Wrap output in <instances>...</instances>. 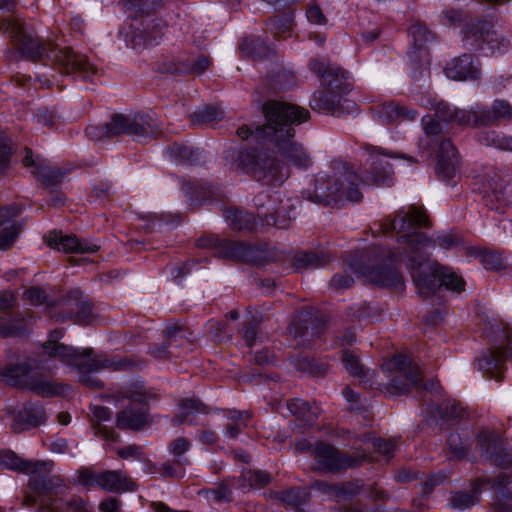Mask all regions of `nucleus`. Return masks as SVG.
I'll use <instances>...</instances> for the list:
<instances>
[{
  "label": "nucleus",
  "mask_w": 512,
  "mask_h": 512,
  "mask_svg": "<svg viewBox=\"0 0 512 512\" xmlns=\"http://www.w3.org/2000/svg\"><path fill=\"white\" fill-rule=\"evenodd\" d=\"M265 123L262 126L242 125L237 136L242 140L268 143L272 149L298 168L312 165L310 155L295 140L294 125L306 122L310 113L307 109L290 103L269 100L262 106Z\"/></svg>",
  "instance_id": "obj_1"
},
{
  "label": "nucleus",
  "mask_w": 512,
  "mask_h": 512,
  "mask_svg": "<svg viewBox=\"0 0 512 512\" xmlns=\"http://www.w3.org/2000/svg\"><path fill=\"white\" fill-rule=\"evenodd\" d=\"M436 245L444 250H450L458 245V239L451 232L440 233L434 240L421 232H413L398 239L397 253L379 246L371 247L365 257L367 263L353 269L377 286L401 289L403 276L394 265L402 258L407 260V264H410L412 257H415L417 263L431 261L427 258L425 251Z\"/></svg>",
  "instance_id": "obj_2"
},
{
  "label": "nucleus",
  "mask_w": 512,
  "mask_h": 512,
  "mask_svg": "<svg viewBox=\"0 0 512 512\" xmlns=\"http://www.w3.org/2000/svg\"><path fill=\"white\" fill-rule=\"evenodd\" d=\"M367 151V162L372 168L371 176L361 177L350 168L343 166L335 169L333 174H319L315 178L313 190L303 191V197L318 204L341 207L346 202L362 201V185L390 186L392 170L387 161V155L378 147L368 148Z\"/></svg>",
  "instance_id": "obj_3"
},
{
  "label": "nucleus",
  "mask_w": 512,
  "mask_h": 512,
  "mask_svg": "<svg viewBox=\"0 0 512 512\" xmlns=\"http://www.w3.org/2000/svg\"><path fill=\"white\" fill-rule=\"evenodd\" d=\"M0 32L7 33L22 54L33 61L49 59L63 73H78L85 79H88L97 71L85 55L76 54L67 47L56 49L50 43H41L37 38L28 34L23 24L17 19H0Z\"/></svg>",
  "instance_id": "obj_4"
},
{
  "label": "nucleus",
  "mask_w": 512,
  "mask_h": 512,
  "mask_svg": "<svg viewBox=\"0 0 512 512\" xmlns=\"http://www.w3.org/2000/svg\"><path fill=\"white\" fill-rule=\"evenodd\" d=\"M309 69L315 73L324 86L322 91L315 92L309 102L310 107L322 114H340L353 109L355 103L343 98L351 89L348 72L338 66L328 65L319 59L309 61Z\"/></svg>",
  "instance_id": "obj_5"
},
{
  "label": "nucleus",
  "mask_w": 512,
  "mask_h": 512,
  "mask_svg": "<svg viewBox=\"0 0 512 512\" xmlns=\"http://www.w3.org/2000/svg\"><path fill=\"white\" fill-rule=\"evenodd\" d=\"M62 335L61 331L51 333V339L42 345V356L58 359L63 364L76 367L82 384L91 389L101 388V381L96 376L91 375V373L103 368H110L113 366V363L103 356L92 358L93 351L90 348H74L55 340L61 338Z\"/></svg>",
  "instance_id": "obj_6"
},
{
  "label": "nucleus",
  "mask_w": 512,
  "mask_h": 512,
  "mask_svg": "<svg viewBox=\"0 0 512 512\" xmlns=\"http://www.w3.org/2000/svg\"><path fill=\"white\" fill-rule=\"evenodd\" d=\"M411 272L412 279L417 287L418 293L428 298L435 293L438 286L461 292L464 290V281L457 276L450 268L440 265L436 261L416 262L415 257L406 264Z\"/></svg>",
  "instance_id": "obj_7"
},
{
  "label": "nucleus",
  "mask_w": 512,
  "mask_h": 512,
  "mask_svg": "<svg viewBox=\"0 0 512 512\" xmlns=\"http://www.w3.org/2000/svg\"><path fill=\"white\" fill-rule=\"evenodd\" d=\"M237 161L246 173L266 185L279 186L290 176V169L284 162L256 149L241 150Z\"/></svg>",
  "instance_id": "obj_8"
},
{
  "label": "nucleus",
  "mask_w": 512,
  "mask_h": 512,
  "mask_svg": "<svg viewBox=\"0 0 512 512\" xmlns=\"http://www.w3.org/2000/svg\"><path fill=\"white\" fill-rule=\"evenodd\" d=\"M6 464L11 470L30 475L29 487L36 493L41 494L52 488V480L48 478L54 466L52 461L26 460L11 453Z\"/></svg>",
  "instance_id": "obj_9"
},
{
  "label": "nucleus",
  "mask_w": 512,
  "mask_h": 512,
  "mask_svg": "<svg viewBox=\"0 0 512 512\" xmlns=\"http://www.w3.org/2000/svg\"><path fill=\"white\" fill-rule=\"evenodd\" d=\"M107 138L130 135L148 137L155 134V124L150 116L139 114L133 118L115 114L106 124Z\"/></svg>",
  "instance_id": "obj_10"
},
{
  "label": "nucleus",
  "mask_w": 512,
  "mask_h": 512,
  "mask_svg": "<svg viewBox=\"0 0 512 512\" xmlns=\"http://www.w3.org/2000/svg\"><path fill=\"white\" fill-rule=\"evenodd\" d=\"M506 345H500L491 348L487 354L476 360V366L486 377L502 380L505 371V362L512 358V329L507 328Z\"/></svg>",
  "instance_id": "obj_11"
},
{
  "label": "nucleus",
  "mask_w": 512,
  "mask_h": 512,
  "mask_svg": "<svg viewBox=\"0 0 512 512\" xmlns=\"http://www.w3.org/2000/svg\"><path fill=\"white\" fill-rule=\"evenodd\" d=\"M388 369L395 374L390 385L396 394L408 393L411 387L418 386L422 381L420 368L405 355L395 356L388 363Z\"/></svg>",
  "instance_id": "obj_12"
},
{
  "label": "nucleus",
  "mask_w": 512,
  "mask_h": 512,
  "mask_svg": "<svg viewBox=\"0 0 512 512\" xmlns=\"http://www.w3.org/2000/svg\"><path fill=\"white\" fill-rule=\"evenodd\" d=\"M313 457L318 469L325 472H338L340 470L356 467L368 457L360 455L352 458L341 454L335 447L325 442H317L313 448Z\"/></svg>",
  "instance_id": "obj_13"
},
{
  "label": "nucleus",
  "mask_w": 512,
  "mask_h": 512,
  "mask_svg": "<svg viewBox=\"0 0 512 512\" xmlns=\"http://www.w3.org/2000/svg\"><path fill=\"white\" fill-rule=\"evenodd\" d=\"M429 219L422 207L414 205L407 209L401 208L397 211L394 219L386 218L379 224L378 234H386L390 231L404 232L409 228L429 227Z\"/></svg>",
  "instance_id": "obj_14"
},
{
  "label": "nucleus",
  "mask_w": 512,
  "mask_h": 512,
  "mask_svg": "<svg viewBox=\"0 0 512 512\" xmlns=\"http://www.w3.org/2000/svg\"><path fill=\"white\" fill-rule=\"evenodd\" d=\"M464 41L466 47L481 50L485 56L494 54L503 43L497 32L485 24L467 27Z\"/></svg>",
  "instance_id": "obj_15"
},
{
  "label": "nucleus",
  "mask_w": 512,
  "mask_h": 512,
  "mask_svg": "<svg viewBox=\"0 0 512 512\" xmlns=\"http://www.w3.org/2000/svg\"><path fill=\"white\" fill-rule=\"evenodd\" d=\"M466 121L472 122V126H490L499 121L512 119V106L506 100L497 99L491 107H477L472 113H464Z\"/></svg>",
  "instance_id": "obj_16"
},
{
  "label": "nucleus",
  "mask_w": 512,
  "mask_h": 512,
  "mask_svg": "<svg viewBox=\"0 0 512 512\" xmlns=\"http://www.w3.org/2000/svg\"><path fill=\"white\" fill-rule=\"evenodd\" d=\"M163 30L164 26L154 20L141 23L139 26L133 27L129 46L136 51L154 47L160 43L164 34Z\"/></svg>",
  "instance_id": "obj_17"
},
{
  "label": "nucleus",
  "mask_w": 512,
  "mask_h": 512,
  "mask_svg": "<svg viewBox=\"0 0 512 512\" xmlns=\"http://www.w3.org/2000/svg\"><path fill=\"white\" fill-rule=\"evenodd\" d=\"M49 247L65 253H95L100 246L94 243L80 241L74 235H63L53 231L44 237Z\"/></svg>",
  "instance_id": "obj_18"
},
{
  "label": "nucleus",
  "mask_w": 512,
  "mask_h": 512,
  "mask_svg": "<svg viewBox=\"0 0 512 512\" xmlns=\"http://www.w3.org/2000/svg\"><path fill=\"white\" fill-rule=\"evenodd\" d=\"M496 178L486 179L484 183V199L486 205L499 213H506L512 205L511 195L498 175Z\"/></svg>",
  "instance_id": "obj_19"
},
{
  "label": "nucleus",
  "mask_w": 512,
  "mask_h": 512,
  "mask_svg": "<svg viewBox=\"0 0 512 512\" xmlns=\"http://www.w3.org/2000/svg\"><path fill=\"white\" fill-rule=\"evenodd\" d=\"M481 453L496 466L509 467L512 465V453L502 447V442L495 433L479 435Z\"/></svg>",
  "instance_id": "obj_20"
},
{
  "label": "nucleus",
  "mask_w": 512,
  "mask_h": 512,
  "mask_svg": "<svg viewBox=\"0 0 512 512\" xmlns=\"http://www.w3.org/2000/svg\"><path fill=\"white\" fill-rule=\"evenodd\" d=\"M459 166V156L456 148L449 139L442 140L437 152L436 173L442 180H450L456 175Z\"/></svg>",
  "instance_id": "obj_21"
},
{
  "label": "nucleus",
  "mask_w": 512,
  "mask_h": 512,
  "mask_svg": "<svg viewBox=\"0 0 512 512\" xmlns=\"http://www.w3.org/2000/svg\"><path fill=\"white\" fill-rule=\"evenodd\" d=\"M200 247H218V254L233 261H246L250 255L249 246L229 240H220L217 237H203L198 240Z\"/></svg>",
  "instance_id": "obj_22"
},
{
  "label": "nucleus",
  "mask_w": 512,
  "mask_h": 512,
  "mask_svg": "<svg viewBox=\"0 0 512 512\" xmlns=\"http://www.w3.org/2000/svg\"><path fill=\"white\" fill-rule=\"evenodd\" d=\"M445 74L453 80H477L481 75L479 62L472 55L454 58L445 68Z\"/></svg>",
  "instance_id": "obj_23"
},
{
  "label": "nucleus",
  "mask_w": 512,
  "mask_h": 512,
  "mask_svg": "<svg viewBox=\"0 0 512 512\" xmlns=\"http://www.w3.org/2000/svg\"><path fill=\"white\" fill-rule=\"evenodd\" d=\"M25 153L23 165L27 168H31V174L41 183L46 186H51L61 182L64 173L60 169L52 167L39 159L35 160L32 151L28 148L25 149Z\"/></svg>",
  "instance_id": "obj_24"
},
{
  "label": "nucleus",
  "mask_w": 512,
  "mask_h": 512,
  "mask_svg": "<svg viewBox=\"0 0 512 512\" xmlns=\"http://www.w3.org/2000/svg\"><path fill=\"white\" fill-rule=\"evenodd\" d=\"M135 482L122 470H102L101 490L111 493L133 492Z\"/></svg>",
  "instance_id": "obj_25"
},
{
  "label": "nucleus",
  "mask_w": 512,
  "mask_h": 512,
  "mask_svg": "<svg viewBox=\"0 0 512 512\" xmlns=\"http://www.w3.org/2000/svg\"><path fill=\"white\" fill-rule=\"evenodd\" d=\"M46 415L41 406L25 407L14 415L12 428L15 432L28 430L44 423Z\"/></svg>",
  "instance_id": "obj_26"
},
{
  "label": "nucleus",
  "mask_w": 512,
  "mask_h": 512,
  "mask_svg": "<svg viewBox=\"0 0 512 512\" xmlns=\"http://www.w3.org/2000/svg\"><path fill=\"white\" fill-rule=\"evenodd\" d=\"M510 478L506 473H501L497 480L493 481L492 488L496 490V500L491 505L492 512H512V491L506 484Z\"/></svg>",
  "instance_id": "obj_27"
},
{
  "label": "nucleus",
  "mask_w": 512,
  "mask_h": 512,
  "mask_svg": "<svg viewBox=\"0 0 512 512\" xmlns=\"http://www.w3.org/2000/svg\"><path fill=\"white\" fill-rule=\"evenodd\" d=\"M26 387L41 397L60 396L70 390L68 385L35 376L29 377Z\"/></svg>",
  "instance_id": "obj_28"
},
{
  "label": "nucleus",
  "mask_w": 512,
  "mask_h": 512,
  "mask_svg": "<svg viewBox=\"0 0 512 512\" xmlns=\"http://www.w3.org/2000/svg\"><path fill=\"white\" fill-rule=\"evenodd\" d=\"M50 512H92L88 502L80 496L64 498L55 494L48 503Z\"/></svg>",
  "instance_id": "obj_29"
},
{
  "label": "nucleus",
  "mask_w": 512,
  "mask_h": 512,
  "mask_svg": "<svg viewBox=\"0 0 512 512\" xmlns=\"http://www.w3.org/2000/svg\"><path fill=\"white\" fill-rule=\"evenodd\" d=\"M17 216L12 215L9 211L0 218V251L9 250L21 231L20 226L15 221Z\"/></svg>",
  "instance_id": "obj_30"
},
{
  "label": "nucleus",
  "mask_w": 512,
  "mask_h": 512,
  "mask_svg": "<svg viewBox=\"0 0 512 512\" xmlns=\"http://www.w3.org/2000/svg\"><path fill=\"white\" fill-rule=\"evenodd\" d=\"M287 408L291 414L304 423L305 426H313L318 418L319 408L312 406L309 402L295 398L287 402Z\"/></svg>",
  "instance_id": "obj_31"
},
{
  "label": "nucleus",
  "mask_w": 512,
  "mask_h": 512,
  "mask_svg": "<svg viewBox=\"0 0 512 512\" xmlns=\"http://www.w3.org/2000/svg\"><path fill=\"white\" fill-rule=\"evenodd\" d=\"M148 423V415L144 409L134 410L127 407L118 413L116 425L120 429L138 430Z\"/></svg>",
  "instance_id": "obj_32"
},
{
  "label": "nucleus",
  "mask_w": 512,
  "mask_h": 512,
  "mask_svg": "<svg viewBox=\"0 0 512 512\" xmlns=\"http://www.w3.org/2000/svg\"><path fill=\"white\" fill-rule=\"evenodd\" d=\"M117 398H127L133 402L148 404L152 400H157L159 395L155 390L147 389L142 382L137 381L126 386Z\"/></svg>",
  "instance_id": "obj_33"
},
{
  "label": "nucleus",
  "mask_w": 512,
  "mask_h": 512,
  "mask_svg": "<svg viewBox=\"0 0 512 512\" xmlns=\"http://www.w3.org/2000/svg\"><path fill=\"white\" fill-rule=\"evenodd\" d=\"M329 257L324 253L317 252H299L292 259V267L295 271L315 269L325 265Z\"/></svg>",
  "instance_id": "obj_34"
},
{
  "label": "nucleus",
  "mask_w": 512,
  "mask_h": 512,
  "mask_svg": "<svg viewBox=\"0 0 512 512\" xmlns=\"http://www.w3.org/2000/svg\"><path fill=\"white\" fill-rule=\"evenodd\" d=\"M380 117L387 122L397 120H415L418 112L405 106H401L395 102H387L381 106L379 110Z\"/></svg>",
  "instance_id": "obj_35"
},
{
  "label": "nucleus",
  "mask_w": 512,
  "mask_h": 512,
  "mask_svg": "<svg viewBox=\"0 0 512 512\" xmlns=\"http://www.w3.org/2000/svg\"><path fill=\"white\" fill-rule=\"evenodd\" d=\"M179 414L172 419L173 425H180L187 421L189 416L200 413L208 414L209 408L198 398H185L179 404Z\"/></svg>",
  "instance_id": "obj_36"
},
{
  "label": "nucleus",
  "mask_w": 512,
  "mask_h": 512,
  "mask_svg": "<svg viewBox=\"0 0 512 512\" xmlns=\"http://www.w3.org/2000/svg\"><path fill=\"white\" fill-rule=\"evenodd\" d=\"M224 217L234 230H254L257 226L254 214L246 211L227 209L224 212Z\"/></svg>",
  "instance_id": "obj_37"
},
{
  "label": "nucleus",
  "mask_w": 512,
  "mask_h": 512,
  "mask_svg": "<svg viewBox=\"0 0 512 512\" xmlns=\"http://www.w3.org/2000/svg\"><path fill=\"white\" fill-rule=\"evenodd\" d=\"M489 482L488 480L478 479L474 482L471 492H456L451 496V505L453 508L465 510L471 508L479 499L481 493L480 487Z\"/></svg>",
  "instance_id": "obj_38"
},
{
  "label": "nucleus",
  "mask_w": 512,
  "mask_h": 512,
  "mask_svg": "<svg viewBox=\"0 0 512 512\" xmlns=\"http://www.w3.org/2000/svg\"><path fill=\"white\" fill-rule=\"evenodd\" d=\"M225 416L228 419L225 435L229 438H236L245 428L251 418L249 411L226 410Z\"/></svg>",
  "instance_id": "obj_39"
},
{
  "label": "nucleus",
  "mask_w": 512,
  "mask_h": 512,
  "mask_svg": "<svg viewBox=\"0 0 512 512\" xmlns=\"http://www.w3.org/2000/svg\"><path fill=\"white\" fill-rule=\"evenodd\" d=\"M93 417L98 421L93 424V429L97 435L102 436L105 440L115 442L118 440V435L109 427L102 425L101 421H108L111 418V411L103 406H93Z\"/></svg>",
  "instance_id": "obj_40"
},
{
  "label": "nucleus",
  "mask_w": 512,
  "mask_h": 512,
  "mask_svg": "<svg viewBox=\"0 0 512 512\" xmlns=\"http://www.w3.org/2000/svg\"><path fill=\"white\" fill-rule=\"evenodd\" d=\"M464 113H472V110H457L445 102H439L435 106V114L439 120L444 122H456L460 125L472 126V122L466 121V117H463Z\"/></svg>",
  "instance_id": "obj_41"
},
{
  "label": "nucleus",
  "mask_w": 512,
  "mask_h": 512,
  "mask_svg": "<svg viewBox=\"0 0 512 512\" xmlns=\"http://www.w3.org/2000/svg\"><path fill=\"white\" fill-rule=\"evenodd\" d=\"M1 377L11 386H25L29 380L26 364H10L1 371Z\"/></svg>",
  "instance_id": "obj_42"
},
{
  "label": "nucleus",
  "mask_w": 512,
  "mask_h": 512,
  "mask_svg": "<svg viewBox=\"0 0 512 512\" xmlns=\"http://www.w3.org/2000/svg\"><path fill=\"white\" fill-rule=\"evenodd\" d=\"M167 152L172 160L179 163L197 164L201 159L198 150L183 144L174 143L168 147Z\"/></svg>",
  "instance_id": "obj_43"
},
{
  "label": "nucleus",
  "mask_w": 512,
  "mask_h": 512,
  "mask_svg": "<svg viewBox=\"0 0 512 512\" xmlns=\"http://www.w3.org/2000/svg\"><path fill=\"white\" fill-rule=\"evenodd\" d=\"M240 51L247 57L261 59L269 56L271 49L259 38H248L241 42Z\"/></svg>",
  "instance_id": "obj_44"
},
{
  "label": "nucleus",
  "mask_w": 512,
  "mask_h": 512,
  "mask_svg": "<svg viewBox=\"0 0 512 512\" xmlns=\"http://www.w3.org/2000/svg\"><path fill=\"white\" fill-rule=\"evenodd\" d=\"M102 470L82 467L77 471V483L87 490L101 489Z\"/></svg>",
  "instance_id": "obj_45"
},
{
  "label": "nucleus",
  "mask_w": 512,
  "mask_h": 512,
  "mask_svg": "<svg viewBox=\"0 0 512 512\" xmlns=\"http://www.w3.org/2000/svg\"><path fill=\"white\" fill-rule=\"evenodd\" d=\"M479 141L486 146L512 151V137L501 135L496 131H488L481 134Z\"/></svg>",
  "instance_id": "obj_46"
},
{
  "label": "nucleus",
  "mask_w": 512,
  "mask_h": 512,
  "mask_svg": "<svg viewBox=\"0 0 512 512\" xmlns=\"http://www.w3.org/2000/svg\"><path fill=\"white\" fill-rule=\"evenodd\" d=\"M409 36L412 38L413 48L415 51L422 50L425 45L433 40V34L422 23H414L409 28Z\"/></svg>",
  "instance_id": "obj_47"
},
{
  "label": "nucleus",
  "mask_w": 512,
  "mask_h": 512,
  "mask_svg": "<svg viewBox=\"0 0 512 512\" xmlns=\"http://www.w3.org/2000/svg\"><path fill=\"white\" fill-rule=\"evenodd\" d=\"M325 492L334 496L339 501L349 500L360 492V486L352 482L327 485L325 487Z\"/></svg>",
  "instance_id": "obj_48"
},
{
  "label": "nucleus",
  "mask_w": 512,
  "mask_h": 512,
  "mask_svg": "<svg viewBox=\"0 0 512 512\" xmlns=\"http://www.w3.org/2000/svg\"><path fill=\"white\" fill-rule=\"evenodd\" d=\"M70 297L75 298V308H71L77 320L81 323L89 320L92 313V304L89 300L84 299L79 290L71 291Z\"/></svg>",
  "instance_id": "obj_49"
},
{
  "label": "nucleus",
  "mask_w": 512,
  "mask_h": 512,
  "mask_svg": "<svg viewBox=\"0 0 512 512\" xmlns=\"http://www.w3.org/2000/svg\"><path fill=\"white\" fill-rule=\"evenodd\" d=\"M342 362L351 376L358 378L366 376L364 366L360 363L358 356L354 355L352 352L344 350L342 353Z\"/></svg>",
  "instance_id": "obj_50"
},
{
  "label": "nucleus",
  "mask_w": 512,
  "mask_h": 512,
  "mask_svg": "<svg viewBox=\"0 0 512 512\" xmlns=\"http://www.w3.org/2000/svg\"><path fill=\"white\" fill-rule=\"evenodd\" d=\"M272 32L278 38H286L293 28V16L285 13L272 20Z\"/></svg>",
  "instance_id": "obj_51"
},
{
  "label": "nucleus",
  "mask_w": 512,
  "mask_h": 512,
  "mask_svg": "<svg viewBox=\"0 0 512 512\" xmlns=\"http://www.w3.org/2000/svg\"><path fill=\"white\" fill-rule=\"evenodd\" d=\"M365 444H367L368 446L371 445L375 451L381 453L387 459H389L392 456L396 447L395 440L377 439L371 436L365 437Z\"/></svg>",
  "instance_id": "obj_52"
},
{
  "label": "nucleus",
  "mask_w": 512,
  "mask_h": 512,
  "mask_svg": "<svg viewBox=\"0 0 512 512\" xmlns=\"http://www.w3.org/2000/svg\"><path fill=\"white\" fill-rule=\"evenodd\" d=\"M481 263L486 269L499 271L506 267V260L498 251H486L481 255Z\"/></svg>",
  "instance_id": "obj_53"
},
{
  "label": "nucleus",
  "mask_w": 512,
  "mask_h": 512,
  "mask_svg": "<svg viewBox=\"0 0 512 512\" xmlns=\"http://www.w3.org/2000/svg\"><path fill=\"white\" fill-rule=\"evenodd\" d=\"M155 69L160 73H185L184 62L176 61L174 57H164L155 63Z\"/></svg>",
  "instance_id": "obj_54"
},
{
  "label": "nucleus",
  "mask_w": 512,
  "mask_h": 512,
  "mask_svg": "<svg viewBox=\"0 0 512 512\" xmlns=\"http://www.w3.org/2000/svg\"><path fill=\"white\" fill-rule=\"evenodd\" d=\"M222 111L214 106L205 107L192 115V120L197 123L213 122L222 117Z\"/></svg>",
  "instance_id": "obj_55"
},
{
  "label": "nucleus",
  "mask_w": 512,
  "mask_h": 512,
  "mask_svg": "<svg viewBox=\"0 0 512 512\" xmlns=\"http://www.w3.org/2000/svg\"><path fill=\"white\" fill-rule=\"evenodd\" d=\"M243 478L248 482L251 488H262L270 483L271 477L264 471H247L243 474Z\"/></svg>",
  "instance_id": "obj_56"
},
{
  "label": "nucleus",
  "mask_w": 512,
  "mask_h": 512,
  "mask_svg": "<svg viewBox=\"0 0 512 512\" xmlns=\"http://www.w3.org/2000/svg\"><path fill=\"white\" fill-rule=\"evenodd\" d=\"M210 65V60L205 55H199L196 58L184 63L185 73L202 74Z\"/></svg>",
  "instance_id": "obj_57"
},
{
  "label": "nucleus",
  "mask_w": 512,
  "mask_h": 512,
  "mask_svg": "<svg viewBox=\"0 0 512 512\" xmlns=\"http://www.w3.org/2000/svg\"><path fill=\"white\" fill-rule=\"evenodd\" d=\"M124 2L128 8L146 13L158 9L162 4V0H124Z\"/></svg>",
  "instance_id": "obj_58"
},
{
  "label": "nucleus",
  "mask_w": 512,
  "mask_h": 512,
  "mask_svg": "<svg viewBox=\"0 0 512 512\" xmlns=\"http://www.w3.org/2000/svg\"><path fill=\"white\" fill-rule=\"evenodd\" d=\"M188 460L186 458L183 459H175V463H164L162 465V473L164 476L171 478H181L184 476L183 465L187 464Z\"/></svg>",
  "instance_id": "obj_59"
},
{
  "label": "nucleus",
  "mask_w": 512,
  "mask_h": 512,
  "mask_svg": "<svg viewBox=\"0 0 512 512\" xmlns=\"http://www.w3.org/2000/svg\"><path fill=\"white\" fill-rule=\"evenodd\" d=\"M306 500V493L299 489H290L281 493V501L292 507H298Z\"/></svg>",
  "instance_id": "obj_60"
},
{
  "label": "nucleus",
  "mask_w": 512,
  "mask_h": 512,
  "mask_svg": "<svg viewBox=\"0 0 512 512\" xmlns=\"http://www.w3.org/2000/svg\"><path fill=\"white\" fill-rule=\"evenodd\" d=\"M306 17L310 23L317 25H325L327 23V18L324 15L321 7L316 2H310L307 10Z\"/></svg>",
  "instance_id": "obj_61"
},
{
  "label": "nucleus",
  "mask_w": 512,
  "mask_h": 512,
  "mask_svg": "<svg viewBox=\"0 0 512 512\" xmlns=\"http://www.w3.org/2000/svg\"><path fill=\"white\" fill-rule=\"evenodd\" d=\"M308 318H310V315L308 312H299L295 315L291 325L289 326L288 330L294 337H301L305 336L308 332V326L305 325L303 328L298 327V323L304 322L306 323Z\"/></svg>",
  "instance_id": "obj_62"
},
{
  "label": "nucleus",
  "mask_w": 512,
  "mask_h": 512,
  "mask_svg": "<svg viewBox=\"0 0 512 512\" xmlns=\"http://www.w3.org/2000/svg\"><path fill=\"white\" fill-rule=\"evenodd\" d=\"M25 299L32 305H42L47 300L46 292L39 287H31L24 293Z\"/></svg>",
  "instance_id": "obj_63"
},
{
  "label": "nucleus",
  "mask_w": 512,
  "mask_h": 512,
  "mask_svg": "<svg viewBox=\"0 0 512 512\" xmlns=\"http://www.w3.org/2000/svg\"><path fill=\"white\" fill-rule=\"evenodd\" d=\"M99 512H124L122 501L116 497H107L99 503Z\"/></svg>",
  "instance_id": "obj_64"
}]
</instances>
